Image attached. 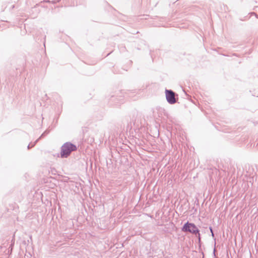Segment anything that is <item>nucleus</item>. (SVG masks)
<instances>
[{
  "instance_id": "nucleus-1",
  "label": "nucleus",
  "mask_w": 258,
  "mask_h": 258,
  "mask_svg": "<svg viewBox=\"0 0 258 258\" xmlns=\"http://www.w3.org/2000/svg\"><path fill=\"white\" fill-rule=\"evenodd\" d=\"M140 127V123L138 117L137 112H133L130 115V121L127 123L126 125V131L130 132V134H133L134 131L135 132L139 130Z\"/></svg>"
},
{
  "instance_id": "nucleus-2",
  "label": "nucleus",
  "mask_w": 258,
  "mask_h": 258,
  "mask_svg": "<svg viewBox=\"0 0 258 258\" xmlns=\"http://www.w3.org/2000/svg\"><path fill=\"white\" fill-rule=\"evenodd\" d=\"M77 150V147L76 145L70 142H66L61 147L60 157L61 158H67L71 155L72 152L75 151Z\"/></svg>"
},
{
  "instance_id": "nucleus-3",
  "label": "nucleus",
  "mask_w": 258,
  "mask_h": 258,
  "mask_svg": "<svg viewBox=\"0 0 258 258\" xmlns=\"http://www.w3.org/2000/svg\"><path fill=\"white\" fill-rule=\"evenodd\" d=\"M181 230L184 232H189L193 234L197 235L200 232V230L197 226L192 223L187 221L185 223L181 228Z\"/></svg>"
},
{
  "instance_id": "nucleus-4",
  "label": "nucleus",
  "mask_w": 258,
  "mask_h": 258,
  "mask_svg": "<svg viewBox=\"0 0 258 258\" xmlns=\"http://www.w3.org/2000/svg\"><path fill=\"white\" fill-rule=\"evenodd\" d=\"M165 93L166 100L169 104H174L176 102L178 98H176L175 96L176 95L178 96V95L173 91L172 90L166 89Z\"/></svg>"
},
{
  "instance_id": "nucleus-5",
  "label": "nucleus",
  "mask_w": 258,
  "mask_h": 258,
  "mask_svg": "<svg viewBox=\"0 0 258 258\" xmlns=\"http://www.w3.org/2000/svg\"><path fill=\"white\" fill-rule=\"evenodd\" d=\"M118 96H115L114 95H111L110 98V101L114 102L116 104H120L123 102L122 96L120 95L118 98H117Z\"/></svg>"
},
{
  "instance_id": "nucleus-6",
  "label": "nucleus",
  "mask_w": 258,
  "mask_h": 258,
  "mask_svg": "<svg viewBox=\"0 0 258 258\" xmlns=\"http://www.w3.org/2000/svg\"><path fill=\"white\" fill-rule=\"evenodd\" d=\"M38 141V139L36 140L35 141V142H34L33 143H30V144L28 145V146H27V148H28V150H29V149H30L31 148H32L33 147H34V146L36 145V143H37Z\"/></svg>"
},
{
  "instance_id": "nucleus-7",
  "label": "nucleus",
  "mask_w": 258,
  "mask_h": 258,
  "mask_svg": "<svg viewBox=\"0 0 258 258\" xmlns=\"http://www.w3.org/2000/svg\"><path fill=\"white\" fill-rule=\"evenodd\" d=\"M49 133V131H45L44 132H43L41 135L40 136V137L38 139V140L40 139H41L42 138H43L44 137H45V136H46Z\"/></svg>"
},
{
  "instance_id": "nucleus-8",
  "label": "nucleus",
  "mask_w": 258,
  "mask_h": 258,
  "mask_svg": "<svg viewBox=\"0 0 258 258\" xmlns=\"http://www.w3.org/2000/svg\"><path fill=\"white\" fill-rule=\"evenodd\" d=\"M197 237H198V243L199 244V245H201V234H200V233L199 232V233H197V235H196Z\"/></svg>"
},
{
  "instance_id": "nucleus-9",
  "label": "nucleus",
  "mask_w": 258,
  "mask_h": 258,
  "mask_svg": "<svg viewBox=\"0 0 258 258\" xmlns=\"http://www.w3.org/2000/svg\"><path fill=\"white\" fill-rule=\"evenodd\" d=\"M14 244V241H13V240L12 239L11 241V244H10V245L9 247V251H10V250L11 252H12Z\"/></svg>"
},
{
  "instance_id": "nucleus-10",
  "label": "nucleus",
  "mask_w": 258,
  "mask_h": 258,
  "mask_svg": "<svg viewBox=\"0 0 258 258\" xmlns=\"http://www.w3.org/2000/svg\"><path fill=\"white\" fill-rule=\"evenodd\" d=\"M60 0H54V1H51V3L53 4H56L57 3H58L59 2Z\"/></svg>"
},
{
  "instance_id": "nucleus-11",
  "label": "nucleus",
  "mask_w": 258,
  "mask_h": 258,
  "mask_svg": "<svg viewBox=\"0 0 258 258\" xmlns=\"http://www.w3.org/2000/svg\"><path fill=\"white\" fill-rule=\"evenodd\" d=\"M41 3H51V1H49V0H44L42 2H41Z\"/></svg>"
},
{
  "instance_id": "nucleus-12",
  "label": "nucleus",
  "mask_w": 258,
  "mask_h": 258,
  "mask_svg": "<svg viewBox=\"0 0 258 258\" xmlns=\"http://www.w3.org/2000/svg\"><path fill=\"white\" fill-rule=\"evenodd\" d=\"M215 252H216V249H215V248H214V250H213V255H214V258H215V257H216V254H215Z\"/></svg>"
},
{
  "instance_id": "nucleus-13",
  "label": "nucleus",
  "mask_w": 258,
  "mask_h": 258,
  "mask_svg": "<svg viewBox=\"0 0 258 258\" xmlns=\"http://www.w3.org/2000/svg\"><path fill=\"white\" fill-rule=\"evenodd\" d=\"M251 14H254V16H255V17L258 19V15L255 13L251 12Z\"/></svg>"
},
{
  "instance_id": "nucleus-14",
  "label": "nucleus",
  "mask_w": 258,
  "mask_h": 258,
  "mask_svg": "<svg viewBox=\"0 0 258 258\" xmlns=\"http://www.w3.org/2000/svg\"><path fill=\"white\" fill-rule=\"evenodd\" d=\"M209 229H210V231L211 233L213 232V228H212V227L211 226H210L209 227Z\"/></svg>"
},
{
  "instance_id": "nucleus-15",
  "label": "nucleus",
  "mask_w": 258,
  "mask_h": 258,
  "mask_svg": "<svg viewBox=\"0 0 258 258\" xmlns=\"http://www.w3.org/2000/svg\"><path fill=\"white\" fill-rule=\"evenodd\" d=\"M211 235H212V237H213V238H214V239H215V235H214V232H212V233H211Z\"/></svg>"
},
{
  "instance_id": "nucleus-16",
  "label": "nucleus",
  "mask_w": 258,
  "mask_h": 258,
  "mask_svg": "<svg viewBox=\"0 0 258 258\" xmlns=\"http://www.w3.org/2000/svg\"><path fill=\"white\" fill-rule=\"evenodd\" d=\"M54 171H56L54 169H51V172L52 173H53V172H54Z\"/></svg>"
},
{
  "instance_id": "nucleus-17",
  "label": "nucleus",
  "mask_w": 258,
  "mask_h": 258,
  "mask_svg": "<svg viewBox=\"0 0 258 258\" xmlns=\"http://www.w3.org/2000/svg\"><path fill=\"white\" fill-rule=\"evenodd\" d=\"M54 171H56L54 169H51V172L52 173H53V172H54Z\"/></svg>"
},
{
  "instance_id": "nucleus-18",
  "label": "nucleus",
  "mask_w": 258,
  "mask_h": 258,
  "mask_svg": "<svg viewBox=\"0 0 258 258\" xmlns=\"http://www.w3.org/2000/svg\"><path fill=\"white\" fill-rule=\"evenodd\" d=\"M14 8H15V6H14V5H13V6H12V9H14Z\"/></svg>"
},
{
  "instance_id": "nucleus-19",
  "label": "nucleus",
  "mask_w": 258,
  "mask_h": 258,
  "mask_svg": "<svg viewBox=\"0 0 258 258\" xmlns=\"http://www.w3.org/2000/svg\"><path fill=\"white\" fill-rule=\"evenodd\" d=\"M233 55H234V56H236V54L235 53H234V54H233Z\"/></svg>"
},
{
  "instance_id": "nucleus-20",
  "label": "nucleus",
  "mask_w": 258,
  "mask_h": 258,
  "mask_svg": "<svg viewBox=\"0 0 258 258\" xmlns=\"http://www.w3.org/2000/svg\"><path fill=\"white\" fill-rule=\"evenodd\" d=\"M250 14H251V15H254V14H251V13H250Z\"/></svg>"
}]
</instances>
